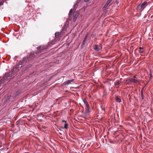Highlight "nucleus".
Masks as SVG:
<instances>
[{
    "label": "nucleus",
    "mask_w": 153,
    "mask_h": 153,
    "mask_svg": "<svg viewBox=\"0 0 153 153\" xmlns=\"http://www.w3.org/2000/svg\"><path fill=\"white\" fill-rule=\"evenodd\" d=\"M143 51L141 50H139V52L140 53H142L143 52Z\"/></svg>",
    "instance_id": "nucleus-21"
},
{
    "label": "nucleus",
    "mask_w": 153,
    "mask_h": 153,
    "mask_svg": "<svg viewBox=\"0 0 153 153\" xmlns=\"http://www.w3.org/2000/svg\"><path fill=\"white\" fill-rule=\"evenodd\" d=\"M70 134H69V136H70Z\"/></svg>",
    "instance_id": "nucleus-32"
},
{
    "label": "nucleus",
    "mask_w": 153,
    "mask_h": 153,
    "mask_svg": "<svg viewBox=\"0 0 153 153\" xmlns=\"http://www.w3.org/2000/svg\"><path fill=\"white\" fill-rule=\"evenodd\" d=\"M29 58L27 57H25L22 60L16 63L14 68L9 72L6 73L4 74L5 77H6L9 80L13 78L14 75L21 69L22 66L29 61Z\"/></svg>",
    "instance_id": "nucleus-1"
},
{
    "label": "nucleus",
    "mask_w": 153,
    "mask_h": 153,
    "mask_svg": "<svg viewBox=\"0 0 153 153\" xmlns=\"http://www.w3.org/2000/svg\"><path fill=\"white\" fill-rule=\"evenodd\" d=\"M128 80L131 83H133L135 84L137 83L138 82V80L137 78H136L135 76H134L133 78L129 79Z\"/></svg>",
    "instance_id": "nucleus-5"
},
{
    "label": "nucleus",
    "mask_w": 153,
    "mask_h": 153,
    "mask_svg": "<svg viewBox=\"0 0 153 153\" xmlns=\"http://www.w3.org/2000/svg\"><path fill=\"white\" fill-rule=\"evenodd\" d=\"M41 46H38L37 47V49L38 50H39L41 48Z\"/></svg>",
    "instance_id": "nucleus-17"
},
{
    "label": "nucleus",
    "mask_w": 153,
    "mask_h": 153,
    "mask_svg": "<svg viewBox=\"0 0 153 153\" xmlns=\"http://www.w3.org/2000/svg\"><path fill=\"white\" fill-rule=\"evenodd\" d=\"M141 95L142 94H143V89H142L141 90Z\"/></svg>",
    "instance_id": "nucleus-24"
},
{
    "label": "nucleus",
    "mask_w": 153,
    "mask_h": 153,
    "mask_svg": "<svg viewBox=\"0 0 153 153\" xmlns=\"http://www.w3.org/2000/svg\"><path fill=\"white\" fill-rule=\"evenodd\" d=\"M72 9H71L70 10V11H69V16H70V15H71V13H72Z\"/></svg>",
    "instance_id": "nucleus-15"
},
{
    "label": "nucleus",
    "mask_w": 153,
    "mask_h": 153,
    "mask_svg": "<svg viewBox=\"0 0 153 153\" xmlns=\"http://www.w3.org/2000/svg\"><path fill=\"white\" fill-rule=\"evenodd\" d=\"M60 134H61V133H59Z\"/></svg>",
    "instance_id": "nucleus-31"
},
{
    "label": "nucleus",
    "mask_w": 153,
    "mask_h": 153,
    "mask_svg": "<svg viewBox=\"0 0 153 153\" xmlns=\"http://www.w3.org/2000/svg\"><path fill=\"white\" fill-rule=\"evenodd\" d=\"M109 3L107 1V2L105 4L103 8H106L108 6V5L109 4Z\"/></svg>",
    "instance_id": "nucleus-11"
},
{
    "label": "nucleus",
    "mask_w": 153,
    "mask_h": 153,
    "mask_svg": "<svg viewBox=\"0 0 153 153\" xmlns=\"http://www.w3.org/2000/svg\"><path fill=\"white\" fill-rule=\"evenodd\" d=\"M16 123L17 125H18L19 123V121H17L16 122Z\"/></svg>",
    "instance_id": "nucleus-25"
},
{
    "label": "nucleus",
    "mask_w": 153,
    "mask_h": 153,
    "mask_svg": "<svg viewBox=\"0 0 153 153\" xmlns=\"http://www.w3.org/2000/svg\"><path fill=\"white\" fill-rule=\"evenodd\" d=\"M79 16V14L78 13H74V17H75V18H77Z\"/></svg>",
    "instance_id": "nucleus-10"
},
{
    "label": "nucleus",
    "mask_w": 153,
    "mask_h": 153,
    "mask_svg": "<svg viewBox=\"0 0 153 153\" xmlns=\"http://www.w3.org/2000/svg\"><path fill=\"white\" fill-rule=\"evenodd\" d=\"M112 1V0H108L107 1L109 3H110L111 1Z\"/></svg>",
    "instance_id": "nucleus-26"
},
{
    "label": "nucleus",
    "mask_w": 153,
    "mask_h": 153,
    "mask_svg": "<svg viewBox=\"0 0 153 153\" xmlns=\"http://www.w3.org/2000/svg\"><path fill=\"white\" fill-rule=\"evenodd\" d=\"M59 33H57V32H56L55 33V36H57L59 34Z\"/></svg>",
    "instance_id": "nucleus-18"
},
{
    "label": "nucleus",
    "mask_w": 153,
    "mask_h": 153,
    "mask_svg": "<svg viewBox=\"0 0 153 153\" xmlns=\"http://www.w3.org/2000/svg\"><path fill=\"white\" fill-rule=\"evenodd\" d=\"M120 84L119 82V81H118L117 82V85H119Z\"/></svg>",
    "instance_id": "nucleus-28"
},
{
    "label": "nucleus",
    "mask_w": 153,
    "mask_h": 153,
    "mask_svg": "<svg viewBox=\"0 0 153 153\" xmlns=\"http://www.w3.org/2000/svg\"><path fill=\"white\" fill-rule=\"evenodd\" d=\"M148 4V2L146 1H144L143 3L138 5L137 7V9L138 10H141L142 11L144 9Z\"/></svg>",
    "instance_id": "nucleus-2"
},
{
    "label": "nucleus",
    "mask_w": 153,
    "mask_h": 153,
    "mask_svg": "<svg viewBox=\"0 0 153 153\" xmlns=\"http://www.w3.org/2000/svg\"><path fill=\"white\" fill-rule=\"evenodd\" d=\"M140 137H142V134H140Z\"/></svg>",
    "instance_id": "nucleus-30"
},
{
    "label": "nucleus",
    "mask_w": 153,
    "mask_h": 153,
    "mask_svg": "<svg viewBox=\"0 0 153 153\" xmlns=\"http://www.w3.org/2000/svg\"><path fill=\"white\" fill-rule=\"evenodd\" d=\"M77 18H75V17H74L73 19V21L74 22H75Z\"/></svg>",
    "instance_id": "nucleus-19"
},
{
    "label": "nucleus",
    "mask_w": 153,
    "mask_h": 153,
    "mask_svg": "<svg viewBox=\"0 0 153 153\" xmlns=\"http://www.w3.org/2000/svg\"><path fill=\"white\" fill-rule=\"evenodd\" d=\"M94 50L97 51H101L102 49V45L101 44L99 45H94L93 46Z\"/></svg>",
    "instance_id": "nucleus-4"
},
{
    "label": "nucleus",
    "mask_w": 153,
    "mask_h": 153,
    "mask_svg": "<svg viewBox=\"0 0 153 153\" xmlns=\"http://www.w3.org/2000/svg\"><path fill=\"white\" fill-rule=\"evenodd\" d=\"M116 100L117 102H120L121 101V99L117 97H116Z\"/></svg>",
    "instance_id": "nucleus-9"
},
{
    "label": "nucleus",
    "mask_w": 153,
    "mask_h": 153,
    "mask_svg": "<svg viewBox=\"0 0 153 153\" xmlns=\"http://www.w3.org/2000/svg\"><path fill=\"white\" fill-rule=\"evenodd\" d=\"M85 40H83L82 44V45H84L85 44Z\"/></svg>",
    "instance_id": "nucleus-20"
},
{
    "label": "nucleus",
    "mask_w": 153,
    "mask_h": 153,
    "mask_svg": "<svg viewBox=\"0 0 153 153\" xmlns=\"http://www.w3.org/2000/svg\"><path fill=\"white\" fill-rule=\"evenodd\" d=\"M86 106V108L85 110V112L86 114H87L89 112V107L88 105H87Z\"/></svg>",
    "instance_id": "nucleus-7"
},
{
    "label": "nucleus",
    "mask_w": 153,
    "mask_h": 153,
    "mask_svg": "<svg viewBox=\"0 0 153 153\" xmlns=\"http://www.w3.org/2000/svg\"><path fill=\"white\" fill-rule=\"evenodd\" d=\"M107 137V136L106 135H105V134H101L100 137H101V138H103V137L106 138V137ZM106 139L105 138V140H106Z\"/></svg>",
    "instance_id": "nucleus-12"
},
{
    "label": "nucleus",
    "mask_w": 153,
    "mask_h": 153,
    "mask_svg": "<svg viewBox=\"0 0 153 153\" xmlns=\"http://www.w3.org/2000/svg\"><path fill=\"white\" fill-rule=\"evenodd\" d=\"M34 54L32 53H31L30 54L29 56V58H31L32 57H33L34 56Z\"/></svg>",
    "instance_id": "nucleus-13"
},
{
    "label": "nucleus",
    "mask_w": 153,
    "mask_h": 153,
    "mask_svg": "<svg viewBox=\"0 0 153 153\" xmlns=\"http://www.w3.org/2000/svg\"><path fill=\"white\" fill-rule=\"evenodd\" d=\"M74 81V79L68 80L67 81L64 82L63 84L64 85H66L70 84L71 82H72Z\"/></svg>",
    "instance_id": "nucleus-6"
},
{
    "label": "nucleus",
    "mask_w": 153,
    "mask_h": 153,
    "mask_svg": "<svg viewBox=\"0 0 153 153\" xmlns=\"http://www.w3.org/2000/svg\"><path fill=\"white\" fill-rule=\"evenodd\" d=\"M9 80L5 77L4 75L1 79L0 80V87H3L9 82Z\"/></svg>",
    "instance_id": "nucleus-3"
},
{
    "label": "nucleus",
    "mask_w": 153,
    "mask_h": 153,
    "mask_svg": "<svg viewBox=\"0 0 153 153\" xmlns=\"http://www.w3.org/2000/svg\"><path fill=\"white\" fill-rule=\"evenodd\" d=\"M143 49V48H141V47H140V50H141V49Z\"/></svg>",
    "instance_id": "nucleus-29"
},
{
    "label": "nucleus",
    "mask_w": 153,
    "mask_h": 153,
    "mask_svg": "<svg viewBox=\"0 0 153 153\" xmlns=\"http://www.w3.org/2000/svg\"><path fill=\"white\" fill-rule=\"evenodd\" d=\"M141 95V97H142V98L143 99H144V95H143V94H142Z\"/></svg>",
    "instance_id": "nucleus-23"
},
{
    "label": "nucleus",
    "mask_w": 153,
    "mask_h": 153,
    "mask_svg": "<svg viewBox=\"0 0 153 153\" xmlns=\"http://www.w3.org/2000/svg\"><path fill=\"white\" fill-rule=\"evenodd\" d=\"M68 124L67 123H65L64 124V127H62L61 128L62 129L67 128H68Z\"/></svg>",
    "instance_id": "nucleus-8"
},
{
    "label": "nucleus",
    "mask_w": 153,
    "mask_h": 153,
    "mask_svg": "<svg viewBox=\"0 0 153 153\" xmlns=\"http://www.w3.org/2000/svg\"><path fill=\"white\" fill-rule=\"evenodd\" d=\"M3 4V2H0V6H1Z\"/></svg>",
    "instance_id": "nucleus-22"
},
{
    "label": "nucleus",
    "mask_w": 153,
    "mask_h": 153,
    "mask_svg": "<svg viewBox=\"0 0 153 153\" xmlns=\"http://www.w3.org/2000/svg\"><path fill=\"white\" fill-rule=\"evenodd\" d=\"M83 101L84 103H85V104L86 105H88V103L86 101H85V100H83Z\"/></svg>",
    "instance_id": "nucleus-14"
},
{
    "label": "nucleus",
    "mask_w": 153,
    "mask_h": 153,
    "mask_svg": "<svg viewBox=\"0 0 153 153\" xmlns=\"http://www.w3.org/2000/svg\"><path fill=\"white\" fill-rule=\"evenodd\" d=\"M87 36H88V35H87L84 38V40H85V41H86L87 39Z\"/></svg>",
    "instance_id": "nucleus-16"
},
{
    "label": "nucleus",
    "mask_w": 153,
    "mask_h": 153,
    "mask_svg": "<svg viewBox=\"0 0 153 153\" xmlns=\"http://www.w3.org/2000/svg\"><path fill=\"white\" fill-rule=\"evenodd\" d=\"M62 123L65 122V123H66V121H65V120H62Z\"/></svg>",
    "instance_id": "nucleus-27"
}]
</instances>
